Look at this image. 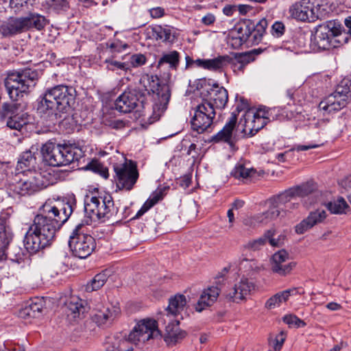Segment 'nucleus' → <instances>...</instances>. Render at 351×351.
Here are the masks:
<instances>
[{"instance_id": "f257e3e1", "label": "nucleus", "mask_w": 351, "mask_h": 351, "mask_svg": "<svg viewBox=\"0 0 351 351\" xmlns=\"http://www.w3.org/2000/svg\"><path fill=\"white\" fill-rule=\"evenodd\" d=\"M153 93L154 104L150 105L146 95L147 89L129 88L121 94L114 101V108L123 113L136 110L139 117H147L153 123L160 117L167 108L171 98V90L168 84L160 81L157 76L149 79Z\"/></svg>"}, {"instance_id": "f03ea898", "label": "nucleus", "mask_w": 351, "mask_h": 351, "mask_svg": "<svg viewBox=\"0 0 351 351\" xmlns=\"http://www.w3.org/2000/svg\"><path fill=\"white\" fill-rule=\"evenodd\" d=\"M75 97L76 90L73 86L60 84L48 88L37 101V112L54 123L71 109Z\"/></svg>"}, {"instance_id": "7ed1b4c3", "label": "nucleus", "mask_w": 351, "mask_h": 351, "mask_svg": "<svg viewBox=\"0 0 351 351\" xmlns=\"http://www.w3.org/2000/svg\"><path fill=\"white\" fill-rule=\"evenodd\" d=\"M56 221L38 215L34 217L23 241L27 252L35 254L51 244L57 230L61 228Z\"/></svg>"}, {"instance_id": "20e7f679", "label": "nucleus", "mask_w": 351, "mask_h": 351, "mask_svg": "<svg viewBox=\"0 0 351 351\" xmlns=\"http://www.w3.org/2000/svg\"><path fill=\"white\" fill-rule=\"evenodd\" d=\"M40 75V71L29 68L9 72L4 80V86L10 98L16 101L28 94L35 87Z\"/></svg>"}, {"instance_id": "39448f33", "label": "nucleus", "mask_w": 351, "mask_h": 351, "mask_svg": "<svg viewBox=\"0 0 351 351\" xmlns=\"http://www.w3.org/2000/svg\"><path fill=\"white\" fill-rule=\"evenodd\" d=\"M43 160L49 165L61 167L79 160L83 156L82 149L73 144H56L47 142L41 148Z\"/></svg>"}, {"instance_id": "423d86ee", "label": "nucleus", "mask_w": 351, "mask_h": 351, "mask_svg": "<svg viewBox=\"0 0 351 351\" xmlns=\"http://www.w3.org/2000/svg\"><path fill=\"white\" fill-rule=\"evenodd\" d=\"M267 25V21L265 19H261L256 24L250 19L240 20L229 32V36L234 41L232 45L241 46L246 43L258 45L262 40Z\"/></svg>"}, {"instance_id": "0eeeda50", "label": "nucleus", "mask_w": 351, "mask_h": 351, "mask_svg": "<svg viewBox=\"0 0 351 351\" xmlns=\"http://www.w3.org/2000/svg\"><path fill=\"white\" fill-rule=\"evenodd\" d=\"M117 211L113 199L110 194L87 196L84 204V212L87 219L84 221L86 225L93 221H105L106 219H108L117 214Z\"/></svg>"}, {"instance_id": "6e6552de", "label": "nucleus", "mask_w": 351, "mask_h": 351, "mask_svg": "<svg viewBox=\"0 0 351 351\" xmlns=\"http://www.w3.org/2000/svg\"><path fill=\"white\" fill-rule=\"evenodd\" d=\"M76 208V198L73 194L58 197L56 199H47L40 208L39 216H46L49 219H57L58 225L67 221Z\"/></svg>"}, {"instance_id": "1a4fd4ad", "label": "nucleus", "mask_w": 351, "mask_h": 351, "mask_svg": "<svg viewBox=\"0 0 351 351\" xmlns=\"http://www.w3.org/2000/svg\"><path fill=\"white\" fill-rule=\"evenodd\" d=\"M311 40L319 49L329 50L346 43L348 38L346 34L341 32L340 25L330 21L316 27Z\"/></svg>"}, {"instance_id": "9d476101", "label": "nucleus", "mask_w": 351, "mask_h": 351, "mask_svg": "<svg viewBox=\"0 0 351 351\" xmlns=\"http://www.w3.org/2000/svg\"><path fill=\"white\" fill-rule=\"evenodd\" d=\"M56 178L49 171H29L14 185V191L20 195H29L55 183Z\"/></svg>"}, {"instance_id": "9b49d317", "label": "nucleus", "mask_w": 351, "mask_h": 351, "mask_svg": "<svg viewBox=\"0 0 351 351\" xmlns=\"http://www.w3.org/2000/svg\"><path fill=\"white\" fill-rule=\"evenodd\" d=\"M47 24L45 16L36 12H29L25 16L10 19L1 25L0 32L3 36L9 37L29 29L42 30Z\"/></svg>"}, {"instance_id": "f8f14e48", "label": "nucleus", "mask_w": 351, "mask_h": 351, "mask_svg": "<svg viewBox=\"0 0 351 351\" xmlns=\"http://www.w3.org/2000/svg\"><path fill=\"white\" fill-rule=\"evenodd\" d=\"M326 0H302L290 6L289 12L295 19L313 22L327 13Z\"/></svg>"}, {"instance_id": "ddd939ff", "label": "nucleus", "mask_w": 351, "mask_h": 351, "mask_svg": "<svg viewBox=\"0 0 351 351\" xmlns=\"http://www.w3.org/2000/svg\"><path fill=\"white\" fill-rule=\"evenodd\" d=\"M85 224L82 221L76 225L69 240V245L73 255L82 259L88 257L96 247L95 239L86 232Z\"/></svg>"}, {"instance_id": "4468645a", "label": "nucleus", "mask_w": 351, "mask_h": 351, "mask_svg": "<svg viewBox=\"0 0 351 351\" xmlns=\"http://www.w3.org/2000/svg\"><path fill=\"white\" fill-rule=\"evenodd\" d=\"M197 88L202 89L200 94L203 99L202 103L206 105H210L214 109L215 108L222 109L226 106L228 94L224 87L220 86L217 83L206 85V80H201L197 84Z\"/></svg>"}, {"instance_id": "2eb2a0df", "label": "nucleus", "mask_w": 351, "mask_h": 351, "mask_svg": "<svg viewBox=\"0 0 351 351\" xmlns=\"http://www.w3.org/2000/svg\"><path fill=\"white\" fill-rule=\"evenodd\" d=\"M351 97L348 81H342L334 93L324 99L319 104V109L324 113H331L344 108Z\"/></svg>"}, {"instance_id": "dca6fc26", "label": "nucleus", "mask_w": 351, "mask_h": 351, "mask_svg": "<svg viewBox=\"0 0 351 351\" xmlns=\"http://www.w3.org/2000/svg\"><path fill=\"white\" fill-rule=\"evenodd\" d=\"M13 233L11 229L0 223V261L9 258L21 263L23 261V252L19 246L12 244Z\"/></svg>"}, {"instance_id": "f3484780", "label": "nucleus", "mask_w": 351, "mask_h": 351, "mask_svg": "<svg viewBox=\"0 0 351 351\" xmlns=\"http://www.w3.org/2000/svg\"><path fill=\"white\" fill-rule=\"evenodd\" d=\"M117 187L120 190L131 191L136 183L139 174L135 162L125 160L114 166Z\"/></svg>"}, {"instance_id": "a211bd4d", "label": "nucleus", "mask_w": 351, "mask_h": 351, "mask_svg": "<svg viewBox=\"0 0 351 351\" xmlns=\"http://www.w3.org/2000/svg\"><path fill=\"white\" fill-rule=\"evenodd\" d=\"M215 116V109L202 102L194 108V114L191 121L192 129L199 134L207 131L212 126Z\"/></svg>"}, {"instance_id": "6ab92c4d", "label": "nucleus", "mask_w": 351, "mask_h": 351, "mask_svg": "<svg viewBox=\"0 0 351 351\" xmlns=\"http://www.w3.org/2000/svg\"><path fill=\"white\" fill-rule=\"evenodd\" d=\"M158 335L157 323L153 319H143L138 322L128 335V340L135 344L145 343Z\"/></svg>"}, {"instance_id": "aec40b11", "label": "nucleus", "mask_w": 351, "mask_h": 351, "mask_svg": "<svg viewBox=\"0 0 351 351\" xmlns=\"http://www.w3.org/2000/svg\"><path fill=\"white\" fill-rule=\"evenodd\" d=\"M237 117L235 112H232L223 128L215 135L212 136L214 143H226L230 146L240 138L239 132H236Z\"/></svg>"}, {"instance_id": "412c9836", "label": "nucleus", "mask_w": 351, "mask_h": 351, "mask_svg": "<svg viewBox=\"0 0 351 351\" xmlns=\"http://www.w3.org/2000/svg\"><path fill=\"white\" fill-rule=\"evenodd\" d=\"M295 266L296 263L290 259L289 254L284 250L276 252L271 257V269L280 276L290 274Z\"/></svg>"}, {"instance_id": "4be33fe9", "label": "nucleus", "mask_w": 351, "mask_h": 351, "mask_svg": "<svg viewBox=\"0 0 351 351\" xmlns=\"http://www.w3.org/2000/svg\"><path fill=\"white\" fill-rule=\"evenodd\" d=\"M254 283L252 280L242 278L239 282L226 292V296L232 302H239L244 300L254 289Z\"/></svg>"}, {"instance_id": "5701e85b", "label": "nucleus", "mask_w": 351, "mask_h": 351, "mask_svg": "<svg viewBox=\"0 0 351 351\" xmlns=\"http://www.w3.org/2000/svg\"><path fill=\"white\" fill-rule=\"evenodd\" d=\"M231 58L228 56H220L213 59H197L193 60L189 56L186 57V66H189L195 63L197 66L210 71H219L230 62Z\"/></svg>"}, {"instance_id": "b1692460", "label": "nucleus", "mask_w": 351, "mask_h": 351, "mask_svg": "<svg viewBox=\"0 0 351 351\" xmlns=\"http://www.w3.org/2000/svg\"><path fill=\"white\" fill-rule=\"evenodd\" d=\"M291 190L295 198L298 197L304 199V204L306 206L317 202V197L320 195V192L316 190L315 185L312 182L291 187Z\"/></svg>"}, {"instance_id": "393cba45", "label": "nucleus", "mask_w": 351, "mask_h": 351, "mask_svg": "<svg viewBox=\"0 0 351 351\" xmlns=\"http://www.w3.org/2000/svg\"><path fill=\"white\" fill-rule=\"evenodd\" d=\"M18 106L16 104L4 103L2 106V115L7 118L6 125L10 129L20 130L25 125L26 121L16 114Z\"/></svg>"}, {"instance_id": "a878e982", "label": "nucleus", "mask_w": 351, "mask_h": 351, "mask_svg": "<svg viewBox=\"0 0 351 351\" xmlns=\"http://www.w3.org/2000/svg\"><path fill=\"white\" fill-rule=\"evenodd\" d=\"M326 217V213L324 210L317 209L311 212L306 219L295 226V232L298 234H304L317 223L322 222Z\"/></svg>"}, {"instance_id": "bb28decb", "label": "nucleus", "mask_w": 351, "mask_h": 351, "mask_svg": "<svg viewBox=\"0 0 351 351\" xmlns=\"http://www.w3.org/2000/svg\"><path fill=\"white\" fill-rule=\"evenodd\" d=\"M236 132H239L240 138L251 137L256 134L252 111L245 112L237 123Z\"/></svg>"}, {"instance_id": "cd10ccee", "label": "nucleus", "mask_w": 351, "mask_h": 351, "mask_svg": "<svg viewBox=\"0 0 351 351\" xmlns=\"http://www.w3.org/2000/svg\"><path fill=\"white\" fill-rule=\"evenodd\" d=\"M219 295V289L217 287H211L205 289L195 305L196 311L202 312L206 307L211 306L217 300Z\"/></svg>"}, {"instance_id": "c85d7f7f", "label": "nucleus", "mask_w": 351, "mask_h": 351, "mask_svg": "<svg viewBox=\"0 0 351 351\" xmlns=\"http://www.w3.org/2000/svg\"><path fill=\"white\" fill-rule=\"evenodd\" d=\"M294 198L290 188L272 198L271 202L282 212H285L288 209L295 208L298 205V203H291Z\"/></svg>"}, {"instance_id": "c756f323", "label": "nucleus", "mask_w": 351, "mask_h": 351, "mask_svg": "<svg viewBox=\"0 0 351 351\" xmlns=\"http://www.w3.org/2000/svg\"><path fill=\"white\" fill-rule=\"evenodd\" d=\"M43 301L40 299H36L22 308L19 311V317L22 318H38L42 315L43 310Z\"/></svg>"}, {"instance_id": "7c9ffc66", "label": "nucleus", "mask_w": 351, "mask_h": 351, "mask_svg": "<svg viewBox=\"0 0 351 351\" xmlns=\"http://www.w3.org/2000/svg\"><path fill=\"white\" fill-rule=\"evenodd\" d=\"M153 35L157 40L173 43L177 37L176 29L169 25H156L153 28Z\"/></svg>"}, {"instance_id": "2f4dec72", "label": "nucleus", "mask_w": 351, "mask_h": 351, "mask_svg": "<svg viewBox=\"0 0 351 351\" xmlns=\"http://www.w3.org/2000/svg\"><path fill=\"white\" fill-rule=\"evenodd\" d=\"M186 305V299L184 295L178 294L169 300V305L166 308L167 317L177 316L182 313Z\"/></svg>"}, {"instance_id": "473e14b6", "label": "nucleus", "mask_w": 351, "mask_h": 351, "mask_svg": "<svg viewBox=\"0 0 351 351\" xmlns=\"http://www.w3.org/2000/svg\"><path fill=\"white\" fill-rule=\"evenodd\" d=\"M281 213H282V212L271 202V205H270L269 209L266 212L256 216L253 219H246L245 223L246 225H247L248 221H250V224H252V223H254V225L256 223L266 224V223H269L270 221L274 220V219H276L277 217H278Z\"/></svg>"}, {"instance_id": "72a5a7b5", "label": "nucleus", "mask_w": 351, "mask_h": 351, "mask_svg": "<svg viewBox=\"0 0 351 351\" xmlns=\"http://www.w3.org/2000/svg\"><path fill=\"white\" fill-rule=\"evenodd\" d=\"M176 325L169 324L166 326V335L165 336V341L169 346H173L183 339L186 333L185 331L182 330L178 326L179 322L176 320Z\"/></svg>"}, {"instance_id": "f704fd0d", "label": "nucleus", "mask_w": 351, "mask_h": 351, "mask_svg": "<svg viewBox=\"0 0 351 351\" xmlns=\"http://www.w3.org/2000/svg\"><path fill=\"white\" fill-rule=\"evenodd\" d=\"M271 109H267L264 107L258 108L255 112H252L256 134L271 120Z\"/></svg>"}, {"instance_id": "c9c22d12", "label": "nucleus", "mask_w": 351, "mask_h": 351, "mask_svg": "<svg viewBox=\"0 0 351 351\" xmlns=\"http://www.w3.org/2000/svg\"><path fill=\"white\" fill-rule=\"evenodd\" d=\"M36 158L31 150L24 152L20 156L18 161L16 169L21 171V173H28L29 171H32L36 164Z\"/></svg>"}, {"instance_id": "e433bc0d", "label": "nucleus", "mask_w": 351, "mask_h": 351, "mask_svg": "<svg viewBox=\"0 0 351 351\" xmlns=\"http://www.w3.org/2000/svg\"><path fill=\"white\" fill-rule=\"evenodd\" d=\"M180 63V53L177 51H171L163 53L158 61V68H161L165 64L169 69L177 70Z\"/></svg>"}, {"instance_id": "4c0bfd02", "label": "nucleus", "mask_w": 351, "mask_h": 351, "mask_svg": "<svg viewBox=\"0 0 351 351\" xmlns=\"http://www.w3.org/2000/svg\"><path fill=\"white\" fill-rule=\"evenodd\" d=\"M110 275L111 271L108 269L103 270L101 272L96 274L94 278L86 285V291L92 292L99 289L105 285Z\"/></svg>"}, {"instance_id": "58836bf2", "label": "nucleus", "mask_w": 351, "mask_h": 351, "mask_svg": "<svg viewBox=\"0 0 351 351\" xmlns=\"http://www.w3.org/2000/svg\"><path fill=\"white\" fill-rule=\"evenodd\" d=\"M85 302L78 298H71L66 303L67 315L73 316V318L80 317L86 311Z\"/></svg>"}, {"instance_id": "ea45409f", "label": "nucleus", "mask_w": 351, "mask_h": 351, "mask_svg": "<svg viewBox=\"0 0 351 351\" xmlns=\"http://www.w3.org/2000/svg\"><path fill=\"white\" fill-rule=\"evenodd\" d=\"M119 313V309L115 306H112L111 308L106 307L99 310L95 316L97 322L99 324H104L108 322L112 321Z\"/></svg>"}, {"instance_id": "a19ab883", "label": "nucleus", "mask_w": 351, "mask_h": 351, "mask_svg": "<svg viewBox=\"0 0 351 351\" xmlns=\"http://www.w3.org/2000/svg\"><path fill=\"white\" fill-rule=\"evenodd\" d=\"M326 206L330 213L335 215L345 213L346 210L349 208L348 204L343 197H339L337 200L330 202Z\"/></svg>"}, {"instance_id": "79ce46f5", "label": "nucleus", "mask_w": 351, "mask_h": 351, "mask_svg": "<svg viewBox=\"0 0 351 351\" xmlns=\"http://www.w3.org/2000/svg\"><path fill=\"white\" fill-rule=\"evenodd\" d=\"M255 173L252 168H247L243 164L238 163L232 170L230 174L237 179H246Z\"/></svg>"}, {"instance_id": "37998d69", "label": "nucleus", "mask_w": 351, "mask_h": 351, "mask_svg": "<svg viewBox=\"0 0 351 351\" xmlns=\"http://www.w3.org/2000/svg\"><path fill=\"white\" fill-rule=\"evenodd\" d=\"M44 5L56 13L66 12L69 8L67 0H46Z\"/></svg>"}, {"instance_id": "c03bdc74", "label": "nucleus", "mask_w": 351, "mask_h": 351, "mask_svg": "<svg viewBox=\"0 0 351 351\" xmlns=\"http://www.w3.org/2000/svg\"><path fill=\"white\" fill-rule=\"evenodd\" d=\"M86 169L98 173L104 178H108V169L97 160H92L87 165Z\"/></svg>"}, {"instance_id": "a18cd8bd", "label": "nucleus", "mask_w": 351, "mask_h": 351, "mask_svg": "<svg viewBox=\"0 0 351 351\" xmlns=\"http://www.w3.org/2000/svg\"><path fill=\"white\" fill-rule=\"evenodd\" d=\"M105 62L106 63V68L110 71L121 70L127 71L130 70V64L128 62H121L112 59H107Z\"/></svg>"}, {"instance_id": "49530a36", "label": "nucleus", "mask_w": 351, "mask_h": 351, "mask_svg": "<svg viewBox=\"0 0 351 351\" xmlns=\"http://www.w3.org/2000/svg\"><path fill=\"white\" fill-rule=\"evenodd\" d=\"M240 267L241 269H243L245 272L249 274L251 271H258L261 268V265L256 261L247 258H244L241 261Z\"/></svg>"}, {"instance_id": "de8ad7c7", "label": "nucleus", "mask_w": 351, "mask_h": 351, "mask_svg": "<svg viewBox=\"0 0 351 351\" xmlns=\"http://www.w3.org/2000/svg\"><path fill=\"white\" fill-rule=\"evenodd\" d=\"M265 244L266 238H265L264 235L263 237H261L257 239L250 241L249 242L244 245V247L247 250L258 251L262 249Z\"/></svg>"}, {"instance_id": "09e8293b", "label": "nucleus", "mask_w": 351, "mask_h": 351, "mask_svg": "<svg viewBox=\"0 0 351 351\" xmlns=\"http://www.w3.org/2000/svg\"><path fill=\"white\" fill-rule=\"evenodd\" d=\"M128 62L130 64V69L132 67H138L145 64L146 58L141 53L134 54L130 57V60Z\"/></svg>"}, {"instance_id": "8fccbe9b", "label": "nucleus", "mask_w": 351, "mask_h": 351, "mask_svg": "<svg viewBox=\"0 0 351 351\" xmlns=\"http://www.w3.org/2000/svg\"><path fill=\"white\" fill-rule=\"evenodd\" d=\"M283 321L291 326L303 327L306 325L305 322L293 315H287L283 317Z\"/></svg>"}, {"instance_id": "3c124183", "label": "nucleus", "mask_w": 351, "mask_h": 351, "mask_svg": "<svg viewBox=\"0 0 351 351\" xmlns=\"http://www.w3.org/2000/svg\"><path fill=\"white\" fill-rule=\"evenodd\" d=\"M285 339L286 334L283 331H281L276 336L275 339L271 342L275 351L281 350Z\"/></svg>"}, {"instance_id": "603ef678", "label": "nucleus", "mask_w": 351, "mask_h": 351, "mask_svg": "<svg viewBox=\"0 0 351 351\" xmlns=\"http://www.w3.org/2000/svg\"><path fill=\"white\" fill-rule=\"evenodd\" d=\"M163 195L162 190L156 191L145 202L152 208L163 198Z\"/></svg>"}, {"instance_id": "864d4df0", "label": "nucleus", "mask_w": 351, "mask_h": 351, "mask_svg": "<svg viewBox=\"0 0 351 351\" xmlns=\"http://www.w3.org/2000/svg\"><path fill=\"white\" fill-rule=\"evenodd\" d=\"M105 124L116 130L123 128L125 125V123L123 120L119 119H111L106 118Z\"/></svg>"}, {"instance_id": "5fc2aeb1", "label": "nucleus", "mask_w": 351, "mask_h": 351, "mask_svg": "<svg viewBox=\"0 0 351 351\" xmlns=\"http://www.w3.org/2000/svg\"><path fill=\"white\" fill-rule=\"evenodd\" d=\"M285 32V25L282 22L276 21L271 27V34L273 36L278 38Z\"/></svg>"}, {"instance_id": "6e6d98bb", "label": "nucleus", "mask_w": 351, "mask_h": 351, "mask_svg": "<svg viewBox=\"0 0 351 351\" xmlns=\"http://www.w3.org/2000/svg\"><path fill=\"white\" fill-rule=\"evenodd\" d=\"M274 236V231L268 230L265 233V238H266V241L268 240L270 245L274 247H278L280 245V242L278 239H275L273 238Z\"/></svg>"}, {"instance_id": "4d7b16f0", "label": "nucleus", "mask_w": 351, "mask_h": 351, "mask_svg": "<svg viewBox=\"0 0 351 351\" xmlns=\"http://www.w3.org/2000/svg\"><path fill=\"white\" fill-rule=\"evenodd\" d=\"M265 306L267 309H274L276 307L280 306V304L277 300V298L274 295L267 300Z\"/></svg>"}, {"instance_id": "13d9d810", "label": "nucleus", "mask_w": 351, "mask_h": 351, "mask_svg": "<svg viewBox=\"0 0 351 351\" xmlns=\"http://www.w3.org/2000/svg\"><path fill=\"white\" fill-rule=\"evenodd\" d=\"M149 13L152 18L158 19L165 14V10L160 7H156L150 9Z\"/></svg>"}, {"instance_id": "bf43d9fd", "label": "nucleus", "mask_w": 351, "mask_h": 351, "mask_svg": "<svg viewBox=\"0 0 351 351\" xmlns=\"http://www.w3.org/2000/svg\"><path fill=\"white\" fill-rule=\"evenodd\" d=\"M216 20L215 16L213 14L208 13L202 18V23L205 25H210L215 23Z\"/></svg>"}, {"instance_id": "052dcab7", "label": "nucleus", "mask_w": 351, "mask_h": 351, "mask_svg": "<svg viewBox=\"0 0 351 351\" xmlns=\"http://www.w3.org/2000/svg\"><path fill=\"white\" fill-rule=\"evenodd\" d=\"M318 147H319V145L315 143H310L307 145H298L295 146L293 150H295L297 152L306 151L310 149L317 148Z\"/></svg>"}, {"instance_id": "680f3d73", "label": "nucleus", "mask_w": 351, "mask_h": 351, "mask_svg": "<svg viewBox=\"0 0 351 351\" xmlns=\"http://www.w3.org/2000/svg\"><path fill=\"white\" fill-rule=\"evenodd\" d=\"M240 104H237L236 108V111H234L237 114L240 111L244 110L245 109L248 108L247 101L243 97H240Z\"/></svg>"}, {"instance_id": "e2e57ef3", "label": "nucleus", "mask_w": 351, "mask_h": 351, "mask_svg": "<svg viewBox=\"0 0 351 351\" xmlns=\"http://www.w3.org/2000/svg\"><path fill=\"white\" fill-rule=\"evenodd\" d=\"M274 295L277 298V300L280 305L281 304V303L287 302L289 300L287 293L285 291L278 292L276 293Z\"/></svg>"}, {"instance_id": "0e129e2a", "label": "nucleus", "mask_w": 351, "mask_h": 351, "mask_svg": "<svg viewBox=\"0 0 351 351\" xmlns=\"http://www.w3.org/2000/svg\"><path fill=\"white\" fill-rule=\"evenodd\" d=\"M239 13L242 15H245L249 11L252 10V7L249 5L240 4L237 6Z\"/></svg>"}, {"instance_id": "69168bd1", "label": "nucleus", "mask_w": 351, "mask_h": 351, "mask_svg": "<svg viewBox=\"0 0 351 351\" xmlns=\"http://www.w3.org/2000/svg\"><path fill=\"white\" fill-rule=\"evenodd\" d=\"M326 307L332 311H339L341 308V306L337 302H329L326 305Z\"/></svg>"}, {"instance_id": "338daca9", "label": "nucleus", "mask_w": 351, "mask_h": 351, "mask_svg": "<svg viewBox=\"0 0 351 351\" xmlns=\"http://www.w3.org/2000/svg\"><path fill=\"white\" fill-rule=\"evenodd\" d=\"M237 6L236 5H226L223 9V12L226 16H232L234 11L236 10Z\"/></svg>"}, {"instance_id": "774afa93", "label": "nucleus", "mask_w": 351, "mask_h": 351, "mask_svg": "<svg viewBox=\"0 0 351 351\" xmlns=\"http://www.w3.org/2000/svg\"><path fill=\"white\" fill-rule=\"evenodd\" d=\"M151 207L147 204L146 202L144 203L141 208L137 212L136 217H139L145 214L148 210H149Z\"/></svg>"}]
</instances>
